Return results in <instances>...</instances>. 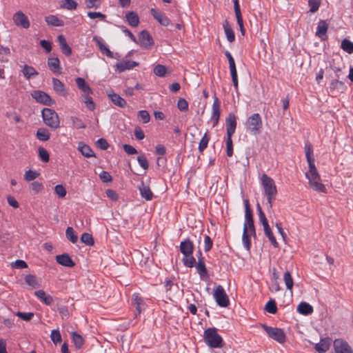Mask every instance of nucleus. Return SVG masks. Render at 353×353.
I'll list each match as a JSON object with an SVG mask.
<instances>
[{"label":"nucleus","mask_w":353,"mask_h":353,"mask_svg":"<svg viewBox=\"0 0 353 353\" xmlns=\"http://www.w3.org/2000/svg\"><path fill=\"white\" fill-rule=\"evenodd\" d=\"M48 66L54 74H60L61 73L60 61L57 57H49L48 59Z\"/></svg>","instance_id":"f3484780"},{"label":"nucleus","mask_w":353,"mask_h":353,"mask_svg":"<svg viewBox=\"0 0 353 353\" xmlns=\"http://www.w3.org/2000/svg\"><path fill=\"white\" fill-rule=\"evenodd\" d=\"M333 347L335 353H353L352 347L343 339H335Z\"/></svg>","instance_id":"9d476101"},{"label":"nucleus","mask_w":353,"mask_h":353,"mask_svg":"<svg viewBox=\"0 0 353 353\" xmlns=\"http://www.w3.org/2000/svg\"><path fill=\"white\" fill-rule=\"evenodd\" d=\"M236 117L234 114L230 113L225 120L227 136L232 137L236 128Z\"/></svg>","instance_id":"4468645a"},{"label":"nucleus","mask_w":353,"mask_h":353,"mask_svg":"<svg viewBox=\"0 0 353 353\" xmlns=\"http://www.w3.org/2000/svg\"><path fill=\"white\" fill-rule=\"evenodd\" d=\"M34 295L43 303L47 305H50L53 303L52 296L47 294L43 290H40L34 292Z\"/></svg>","instance_id":"a878e982"},{"label":"nucleus","mask_w":353,"mask_h":353,"mask_svg":"<svg viewBox=\"0 0 353 353\" xmlns=\"http://www.w3.org/2000/svg\"><path fill=\"white\" fill-rule=\"evenodd\" d=\"M341 48L349 54L353 53V43L347 39H344L341 42Z\"/></svg>","instance_id":"37998d69"},{"label":"nucleus","mask_w":353,"mask_h":353,"mask_svg":"<svg viewBox=\"0 0 353 353\" xmlns=\"http://www.w3.org/2000/svg\"><path fill=\"white\" fill-rule=\"evenodd\" d=\"M261 327L267 333L268 336L273 340L277 341L279 343H283L285 341V334L282 329L270 327L264 324H262Z\"/></svg>","instance_id":"39448f33"},{"label":"nucleus","mask_w":353,"mask_h":353,"mask_svg":"<svg viewBox=\"0 0 353 353\" xmlns=\"http://www.w3.org/2000/svg\"><path fill=\"white\" fill-rule=\"evenodd\" d=\"M132 302L138 313H141L145 309L143 300L139 294H134L132 295Z\"/></svg>","instance_id":"2f4dec72"},{"label":"nucleus","mask_w":353,"mask_h":353,"mask_svg":"<svg viewBox=\"0 0 353 353\" xmlns=\"http://www.w3.org/2000/svg\"><path fill=\"white\" fill-rule=\"evenodd\" d=\"M39 157L43 162H48L50 159L48 151L43 148H39Z\"/></svg>","instance_id":"680f3d73"},{"label":"nucleus","mask_w":353,"mask_h":353,"mask_svg":"<svg viewBox=\"0 0 353 353\" xmlns=\"http://www.w3.org/2000/svg\"><path fill=\"white\" fill-rule=\"evenodd\" d=\"M25 281H26V283L28 285H30L34 288H37L39 287V283L37 281L36 277L34 275H32V274L27 275L25 277Z\"/></svg>","instance_id":"864d4df0"},{"label":"nucleus","mask_w":353,"mask_h":353,"mask_svg":"<svg viewBox=\"0 0 353 353\" xmlns=\"http://www.w3.org/2000/svg\"><path fill=\"white\" fill-rule=\"evenodd\" d=\"M54 191L59 197L63 198L66 195L65 188L62 185H57Z\"/></svg>","instance_id":"774afa93"},{"label":"nucleus","mask_w":353,"mask_h":353,"mask_svg":"<svg viewBox=\"0 0 353 353\" xmlns=\"http://www.w3.org/2000/svg\"><path fill=\"white\" fill-rule=\"evenodd\" d=\"M93 40L96 42L100 52L106 55L109 58H114V54L108 47L105 44L103 39L97 36L93 37Z\"/></svg>","instance_id":"dca6fc26"},{"label":"nucleus","mask_w":353,"mask_h":353,"mask_svg":"<svg viewBox=\"0 0 353 353\" xmlns=\"http://www.w3.org/2000/svg\"><path fill=\"white\" fill-rule=\"evenodd\" d=\"M246 126L249 131L254 134H259L262 128V121L261 116L258 113H254L248 118Z\"/></svg>","instance_id":"0eeeda50"},{"label":"nucleus","mask_w":353,"mask_h":353,"mask_svg":"<svg viewBox=\"0 0 353 353\" xmlns=\"http://www.w3.org/2000/svg\"><path fill=\"white\" fill-rule=\"evenodd\" d=\"M86 8H98L101 4V0H85Z\"/></svg>","instance_id":"bf43d9fd"},{"label":"nucleus","mask_w":353,"mask_h":353,"mask_svg":"<svg viewBox=\"0 0 353 353\" xmlns=\"http://www.w3.org/2000/svg\"><path fill=\"white\" fill-rule=\"evenodd\" d=\"M321 5L320 0H308V6H310V12L312 13L316 12Z\"/></svg>","instance_id":"5fc2aeb1"},{"label":"nucleus","mask_w":353,"mask_h":353,"mask_svg":"<svg viewBox=\"0 0 353 353\" xmlns=\"http://www.w3.org/2000/svg\"><path fill=\"white\" fill-rule=\"evenodd\" d=\"M261 184L265 194L277 193V189L274 181L265 174H263L261 176Z\"/></svg>","instance_id":"9b49d317"},{"label":"nucleus","mask_w":353,"mask_h":353,"mask_svg":"<svg viewBox=\"0 0 353 353\" xmlns=\"http://www.w3.org/2000/svg\"><path fill=\"white\" fill-rule=\"evenodd\" d=\"M226 152L228 157H232L233 154V143L232 137L227 136L226 139Z\"/></svg>","instance_id":"13d9d810"},{"label":"nucleus","mask_w":353,"mask_h":353,"mask_svg":"<svg viewBox=\"0 0 353 353\" xmlns=\"http://www.w3.org/2000/svg\"><path fill=\"white\" fill-rule=\"evenodd\" d=\"M139 190L141 196L147 201L152 200L153 197V193L152 192L150 187L145 185L143 181H141V185L139 186Z\"/></svg>","instance_id":"393cba45"},{"label":"nucleus","mask_w":353,"mask_h":353,"mask_svg":"<svg viewBox=\"0 0 353 353\" xmlns=\"http://www.w3.org/2000/svg\"><path fill=\"white\" fill-rule=\"evenodd\" d=\"M208 132H205L204 136L202 137L201 140L199 144V150L202 152L208 146L210 138L208 137Z\"/></svg>","instance_id":"6e6d98bb"},{"label":"nucleus","mask_w":353,"mask_h":353,"mask_svg":"<svg viewBox=\"0 0 353 353\" xmlns=\"http://www.w3.org/2000/svg\"><path fill=\"white\" fill-rule=\"evenodd\" d=\"M137 161L140 166L144 169L148 170L149 167L148 161L144 155H140L137 157Z\"/></svg>","instance_id":"69168bd1"},{"label":"nucleus","mask_w":353,"mask_h":353,"mask_svg":"<svg viewBox=\"0 0 353 353\" xmlns=\"http://www.w3.org/2000/svg\"><path fill=\"white\" fill-rule=\"evenodd\" d=\"M46 22L50 26H62L63 21L55 15H49L45 18Z\"/></svg>","instance_id":"c9c22d12"},{"label":"nucleus","mask_w":353,"mask_h":353,"mask_svg":"<svg viewBox=\"0 0 353 353\" xmlns=\"http://www.w3.org/2000/svg\"><path fill=\"white\" fill-rule=\"evenodd\" d=\"M31 96L37 103L44 105L51 106L55 103L48 94L41 90H34Z\"/></svg>","instance_id":"1a4fd4ad"},{"label":"nucleus","mask_w":353,"mask_h":353,"mask_svg":"<svg viewBox=\"0 0 353 353\" xmlns=\"http://www.w3.org/2000/svg\"><path fill=\"white\" fill-rule=\"evenodd\" d=\"M31 189L36 193L41 192L43 190V185L39 181H34L30 184Z\"/></svg>","instance_id":"338daca9"},{"label":"nucleus","mask_w":353,"mask_h":353,"mask_svg":"<svg viewBox=\"0 0 353 353\" xmlns=\"http://www.w3.org/2000/svg\"><path fill=\"white\" fill-rule=\"evenodd\" d=\"M235 16L236 18L237 23L240 28L241 33L243 36L245 35V29L243 26V21L241 12L240 6L239 4H237V2H235Z\"/></svg>","instance_id":"c85d7f7f"},{"label":"nucleus","mask_w":353,"mask_h":353,"mask_svg":"<svg viewBox=\"0 0 353 353\" xmlns=\"http://www.w3.org/2000/svg\"><path fill=\"white\" fill-rule=\"evenodd\" d=\"M14 24L18 27L27 29L30 27V21L22 11H18L12 17Z\"/></svg>","instance_id":"f8f14e48"},{"label":"nucleus","mask_w":353,"mask_h":353,"mask_svg":"<svg viewBox=\"0 0 353 353\" xmlns=\"http://www.w3.org/2000/svg\"><path fill=\"white\" fill-rule=\"evenodd\" d=\"M22 72L27 79H30L32 77L39 74L32 66L28 65H24Z\"/></svg>","instance_id":"f704fd0d"},{"label":"nucleus","mask_w":353,"mask_h":353,"mask_svg":"<svg viewBox=\"0 0 353 353\" xmlns=\"http://www.w3.org/2000/svg\"><path fill=\"white\" fill-rule=\"evenodd\" d=\"M77 3L74 0H63L61 2L60 7L68 10H74L77 8Z\"/></svg>","instance_id":"4c0bfd02"},{"label":"nucleus","mask_w":353,"mask_h":353,"mask_svg":"<svg viewBox=\"0 0 353 353\" xmlns=\"http://www.w3.org/2000/svg\"><path fill=\"white\" fill-rule=\"evenodd\" d=\"M305 176L309 180V184L314 190L326 192V188L321 182V176L314 164L309 165V170L305 173Z\"/></svg>","instance_id":"f257e3e1"},{"label":"nucleus","mask_w":353,"mask_h":353,"mask_svg":"<svg viewBox=\"0 0 353 353\" xmlns=\"http://www.w3.org/2000/svg\"><path fill=\"white\" fill-rule=\"evenodd\" d=\"M330 88L332 91L336 90L338 91H342L345 88V84L341 81L334 79L332 81Z\"/></svg>","instance_id":"de8ad7c7"},{"label":"nucleus","mask_w":353,"mask_h":353,"mask_svg":"<svg viewBox=\"0 0 353 353\" xmlns=\"http://www.w3.org/2000/svg\"><path fill=\"white\" fill-rule=\"evenodd\" d=\"M223 28L228 41L230 43L233 42L235 39L234 32L232 28L230 27L228 20H225L223 23Z\"/></svg>","instance_id":"72a5a7b5"},{"label":"nucleus","mask_w":353,"mask_h":353,"mask_svg":"<svg viewBox=\"0 0 353 353\" xmlns=\"http://www.w3.org/2000/svg\"><path fill=\"white\" fill-rule=\"evenodd\" d=\"M312 152V150L310 145L308 146L306 145L305 146V157H306L307 161L309 165H312V164H314V159L311 156Z\"/></svg>","instance_id":"0e129e2a"},{"label":"nucleus","mask_w":353,"mask_h":353,"mask_svg":"<svg viewBox=\"0 0 353 353\" xmlns=\"http://www.w3.org/2000/svg\"><path fill=\"white\" fill-rule=\"evenodd\" d=\"M264 233L265 236L268 237L270 243L273 245L274 248H278L279 244L272 232L271 228H270V225H267L263 228Z\"/></svg>","instance_id":"e433bc0d"},{"label":"nucleus","mask_w":353,"mask_h":353,"mask_svg":"<svg viewBox=\"0 0 353 353\" xmlns=\"http://www.w3.org/2000/svg\"><path fill=\"white\" fill-rule=\"evenodd\" d=\"M221 115L220 102L217 97L214 98L212 105V112L211 119L213 121V127H215L219 121Z\"/></svg>","instance_id":"2eb2a0df"},{"label":"nucleus","mask_w":353,"mask_h":353,"mask_svg":"<svg viewBox=\"0 0 353 353\" xmlns=\"http://www.w3.org/2000/svg\"><path fill=\"white\" fill-rule=\"evenodd\" d=\"M283 281L285 282L286 288L288 290H292L294 282H293V279H292V277L291 276V274H290V272L289 271H286L284 273Z\"/></svg>","instance_id":"c03bdc74"},{"label":"nucleus","mask_w":353,"mask_h":353,"mask_svg":"<svg viewBox=\"0 0 353 353\" xmlns=\"http://www.w3.org/2000/svg\"><path fill=\"white\" fill-rule=\"evenodd\" d=\"M39 176V173L34 170H29L24 174V180L31 181L37 179Z\"/></svg>","instance_id":"603ef678"},{"label":"nucleus","mask_w":353,"mask_h":353,"mask_svg":"<svg viewBox=\"0 0 353 353\" xmlns=\"http://www.w3.org/2000/svg\"><path fill=\"white\" fill-rule=\"evenodd\" d=\"M37 138L42 141H48L50 137V134L46 129H39L36 134Z\"/></svg>","instance_id":"a19ab883"},{"label":"nucleus","mask_w":353,"mask_h":353,"mask_svg":"<svg viewBox=\"0 0 353 353\" xmlns=\"http://www.w3.org/2000/svg\"><path fill=\"white\" fill-rule=\"evenodd\" d=\"M125 19L128 24L131 27H137L139 23V18L138 14L134 11H130L126 13Z\"/></svg>","instance_id":"cd10ccee"},{"label":"nucleus","mask_w":353,"mask_h":353,"mask_svg":"<svg viewBox=\"0 0 353 353\" xmlns=\"http://www.w3.org/2000/svg\"><path fill=\"white\" fill-rule=\"evenodd\" d=\"M213 298L221 307H227L230 305V299L223 288L219 285L214 290Z\"/></svg>","instance_id":"423d86ee"},{"label":"nucleus","mask_w":353,"mask_h":353,"mask_svg":"<svg viewBox=\"0 0 353 353\" xmlns=\"http://www.w3.org/2000/svg\"><path fill=\"white\" fill-rule=\"evenodd\" d=\"M65 235L67 239L72 243H77L78 240L77 235L75 234L74 229L72 227H68L65 231Z\"/></svg>","instance_id":"49530a36"},{"label":"nucleus","mask_w":353,"mask_h":353,"mask_svg":"<svg viewBox=\"0 0 353 353\" xmlns=\"http://www.w3.org/2000/svg\"><path fill=\"white\" fill-rule=\"evenodd\" d=\"M177 108L179 110L185 112L188 110V103L183 98H180L177 102Z\"/></svg>","instance_id":"e2e57ef3"},{"label":"nucleus","mask_w":353,"mask_h":353,"mask_svg":"<svg viewBox=\"0 0 353 353\" xmlns=\"http://www.w3.org/2000/svg\"><path fill=\"white\" fill-rule=\"evenodd\" d=\"M139 41L141 46L147 49L150 48L154 45V40L146 30H142L139 33Z\"/></svg>","instance_id":"ddd939ff"},{"label":"nucleus","mask_w":353,"mask_h":353,"mask_svg":"<svg viewBox=\"0 0 353 353\" xmlns=\"http://www.w3.org/2000/svg\"><path fill=\"white\" fill-rule=\"evenodd\" d=\"M297 311L303 315H309L312 313L313 307L306 302H301L297 307Z\"/></svg>","instance_id":"473e14b6"},{"label":"nucleus","mask_w":353,"mask_h":353,"mask_svg":"<svg viewBox=\"0 0 353 353\" xmlns=\"http://www.w3.org/2000/svg\"><path fill=\"white\" fill-rule=\"evenodd\" d=\"M81 241L86 245L92 246L94 245V241L92 236L89 233H83L81 236Z\"/></svg>","instance_id":"09e8293b"},{"label":"nucleus","mask_w":353,"mask_h":353,"mask_svg":"<svg viewBox=\"0 0 353 353\" xmlns=\"http://www.w3.org/2000/svg\"><path fill=\"white\" fill-rule=\"evenodd\" d=\"M72 340L75 347L78 349H80L83 345V339L82 336L75 332L72 334Z\"/></svg>","instance_id":"79ce46f5"},{"label":"nucleus","mask_w":353,"mask_h":353,"mask_svg":"<svg viewBox=\"0 0 353 353\" xmlns=\"http://www.w3.org/2000/svg\"><path fill=\"white\" fill-rule=\"evenodd\" d=\"M52 85L54 90L61 96L65 97L68 94L64 84L59 79L52 78Z\"/></svg>","instance_id":"5701e85b"},{"label":"nucleus","mask_w":353,"mask_h":353,"mask_svg":"<svg viewBox=\"0 0 353 353\" xmlns=\"http://www.w3.org/2000/svg\"><path fill=\"white\" fill-rule=\"evenodd\" d=\"M244 205L245 218V223L244 224L247 225L248 230H249L250 234L253 235L254 236H256V230L253 219V213L252 209L250 208V203L248 199L244 200Z\"/></svg>","instance_id":"6e6552de"},{"label":"nucleus","mask_w":353,"mask_h":353,"mask_svg":"<svg viewBox=\"0 0 353 353\" xmlns=\"http://www.w3.org/2000/svg\"><path fill=\"white\" fill-rule=\"evenodd\" d=\"M203 339L205 343L212 348H219L222 346V337L217 333L215 327L205 330L203 333Z\"/></svg>","instance_id":"f03ea898"},{"label":"nucleus","mask_w":353,"mask_h":353,"mask_svg":"<svg viewBox=\"0 0 353 353\" xmlns=\"http://www.w3.org/2000/svg\"><path fill=\"white\" fill-rule=\"evenodd\" d=\"M137 65H139V63L134 61H123L116 64L117 69L119 72L132 69Z\"/></svg>","instance_id":"412c9836"},{"label":"nucleus","mask_w":353,"mask_h":353,"mask_svg":"<svg viewBox=\"0 0 353 353\" xmlns=\"http://www.w3.org/2000/svg\"><path fill=\"white\" fill-rule=\"evenodd\" d=\"M70 121L74 128L77 129H83L86 128V125L83 121L79 117L72 116L70 117Z\"/></svg>","instance_id":"a18cd8bd"},{"label":"nucleus","mask_w":353,"mask_h":353,"mask_svg":"<svg viewBox=\"0 0 353 353\" xmlns=\"http://www.w3.org/2000/svg\"><path fill=\"white\" fill-rule=\"evenodd\" d=\"M248 232H249V230H248L247 225L244 224L242 241H243L244 247L246 248L247 250H249L250 248V239Z\"/></svg>","instance_id":"58836bf2"},{"label":"nucleus","mask_w":353,"mask_h":353,"mask_svg":"<svg viewBox=\"0 0 353 353\" xmlns=\"http://www.w3.org/2000/svg\"><path fill=\"white\" fill-rule=\"evenodd\" d=\"M108 96L111 101L119 108H125L126 106L125 100L113 91L108 93Z\"/></svg>","instance_id":"4be33fe9"},{"label":"nucleus","mask_w":353,"mask_h":353,"mask_svg":"<svg viewBox=\"0 0 353 353\" xmlns=\"http://www.w3.org/2000/svg\"><path fill=\"white\" fill-rule=\"evenodd\" d=\"M56 261L59 265H76V263L73 261L69 254L66 253L57 255Z\"/></svg>","instance_id":"c756f323"},{"label":"nucleus","mask_w":353,"mask_h":353,"mask_svg":"<svg viewBox=\"0 0 353 353\" xmlns=\"http://www.w3.org/2000/svg\"><path fill=\"white\" fill-rule=\"evenodd\" d=\"M180 251L183 255L182 261L184 265H195V258L192 256L194 244L190 239L181 242Z\"/></svg>","instance_id":"20e7f679"},{"label":"nucleus","mask_w":353,"mask_h":353,"mask_svg":"<svg viewBox=\"0 0 353 353\" xmlns=\"http://www.w3.org/2000/svg\"><path fill=\"white\" fill-rule=\"evenodd\" d=\"M327 29L328 23L325 20H320L316 28V35L321 40H325Z\"/></svg>","instance_id":"a211bd4d"},{"label":"nucleus","mask_w":353,"mask_h":353,"mask_svg":"<svg viewBox=\"0 0 353 353\" xmlns=\"http://www.w3.org/2000/svg\"><path fill=\"white\" fill-rule=\"evenodd\" d=\"M77 87L83 92L90 94H92V90L89 85L85 82V79L81 77H78L75 80Z\"/></svg>","instance_id":"7c9ffc66"},{"label":"nucleus","mask_w":353,"mask_h":353,"mask_svg":"<svg viewBox=\"0 0 353 353\" xmlns=\"http://www.w3.org/2000/svg\"><path fill=\"white\" fill-rule=\"evenodd\" d=\"M167 72V68L165 65L158 64L154 68V73L158 76L163 77Z\"/></svg>","instance_id":"8fccbe9b"},{"label":"nucleus","mask_w":353,"mask_h":353,"mask_svg":"<svg viewBox=\"0 0 353 353\" xmlns=\"http://www.w3.org/2000/svg\"><path fill=\"white\" fill-rule=\"evenodd\" d=\"M265 309L270 314H275L277 311V307L274 300L270 299L265 304Z\"/></svg>","instance_id":"3c124183"},{"label":"nucleus","mask_w":353,"mask_h":353,"mask_svg":"<svg viewBox=\"0 0 353 353\" xmlns=\"http://www.w3.org/2000/svg\"><path fill=\"white\" fill-rule=\"evenodd\" d=\"M41 117L44 123L50 128L56 130L60 127L59 115L54 110L43 108L41 111Z\"/></svg>","instance_id":"7ed1b4c3"},{"label":"nucleus","mask_w":353,"mask_h":353,"mask_svg":"<svg viewBox=\"0 0 353 353\" xmlns=\"http://www.w3.org/2000/svg\"><path fill=\"white\" fill-rule=\"evenodd\" d=\"M138 117L141 119L143 123H147L150 120V116L148 111L140 110L138 112Z\"/></svg>","instance_id":"052dcab7"},{"label":"nucleus","mask_w":353,"mask_h":353,"mask_svg":"<svg viewBox=\"0 0 353 353\" xmlns=\"http://www.w3.org/2000/svg\"><path fill=\"white\" fill-rule=\"evenodd\" d=\"M331 339L329 337L321 339L320 341L315 345V350L319 353H325L330 347Z\"/></svg>","instance_id":"6ab92c4d"},{"label":"nucleus","mask_w":353,"mask_h":353,"mask_svg":"<svg viewBox=\"0 0 353 353\" xmlns=\"http://www.w3.org/2000/svg\"><path fill=\"white\" fill-rule=\"evenodd\" d=\"M58 41L60 44L61 50L65 56H70L72 54V49L67 43L65 37L62 34L58 36Z\"/></svg>","instance_id":"b1692460"},{"label":"nucleus","mask_w":353,"mask_h":353,"mask_svg":"<svg viewBox=\"0 0 353 353\" xmlns=\"http://www.w3.org/2000/svg\"><path fill=\"white\" fill-rule=\"evenodd\" d=\"M150 12L154 18L162 26H168L170 23L169 19L163 12H159L154 8L150 10Z\"/></svg>","instance_id":"aec40b11"},{"label":"nucleus","mask_w":353,"mask_h":353,"mask_svg":"<svg viewBox=\"0 0 353 353\" xmlns=\"http://www.w3.org/2000/svg\"><path fill=\"white\" fill-rule=\"evenodd\" d=\"M229 66H230V73H231V76H232V83L235 88V90L237 91L238 90V78H237V71H236V65H235V63H234V64L229 65Z\"/></svg>","instance_id":"ea45409f"},{"label":"nucleus","mask_w":353,"mask_h":353,"mask_svg":"<svg viewBox=\"0 0 353 353\" xmlns=\"http://www.w3.org/2000/svg\"><path fill=\"white\" fill-rule=\"evenodd\" d=\"M78 150L85 157L89 158L95 157V154L92 148L88 145H86L83 142L79 143Z\"/></svg>","instance_id":"bb28decb"},{"label":"nucleus","mask_w":353,"mask_h":353,"mask_svg":"<svg viewBox=\"0 0 353 353\" xmlns=\"http://www.w3.org/2000/svg\"><path fill=\"white\" fill-rule=\"evenodd\" d=\"M50 338L54 344L61 341V335L59 330H53L50 334Z\"/></svg>","instance_id":"4d7b16f0"}]
</instances>
